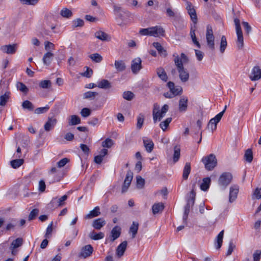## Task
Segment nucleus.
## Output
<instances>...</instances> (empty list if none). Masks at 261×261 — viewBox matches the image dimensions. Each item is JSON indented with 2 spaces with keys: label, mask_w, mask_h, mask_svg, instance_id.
Masks as SVG:
<instances>
[{
  "label": "nucleus",
  "mask_w": 261,
  "mask_h": 261,
  "mask_svg": "<svg viewBox=\"0 0 261 261\" xmlns=\"http://www.w3.org/2000/svg\"><path fill=\"white\" fill-rule=\"evenodd\" d=\"M49 109V107L48 105H46L44 107L38 108L35 109V113L37 114H40L46 113Z\"/></svg>",
  "instance_id": "6e6d98bb"
},
{
  "label": "nucleus",
  "mask_w": 261,
  "mask_h": 261,
  "mask_svg": "<svg viewBox=\"0 0 261 261\" xmlns=\"http://www.w3.org/2000/svg\"><path fill=\"white\" fill-rule=\"evenodd\" d=\"M133 177V173L130 171H127L122 188V193H124L127 190L132 182Z\"/></svg>",
  "instance_id": "f8f14e48"
},
{
  "label": "nucleus",
  "mask_w": 261,
  "mask_h": 261,
  "mask_svg": "<svg viewBox=\"0 0 261 261\" xmlns=\"http://www.w3.org/2000/svg\"><path fill=\"white\" fill-rule=\"evenodd\" d=\"M53 222H51L46 228V233L45 234V237L46 238H49L51 234L53 231Z\"/></svg>",
  "instance_id": "338daca9"
},
{
  "label": "nucleus",
  "mask_w": 261,
  "mask_h": 261,
  "mask_svg": "<svg viewBox=\"0 0 261 261\" xmlns=\"http://www.w3.org/2000/svg\"><path fill=\"white\" fill-rule=\"evenodd\" d=\"M67 197L66 195H64L60 198L54 197L48 204L49 206L51 208H57L62 206L65 204V201L67 200Z\"/></svg>",
  "instance_id": "0eeeda50"
},
{
  "label": "nucleus",
  "mask_w": 261,
  "mask_h": 261,
  "mask_svg": "<svg viewBox=\"0 0 261 261\" xmlns=\"http://www.w3.org/2000/svg\"><path fill=\"white\" fill-rule=\"evenodd\" d=\"M68 122L69 125H74L81 123V119L76 115H71L68 119Z\"/></svg>",
  "instance_id": "c756f323"
},
{
  "label": "nucleus",
  "mask_w": 261,
  "mask_h": 261,
  "mask_svg": "<svg viewBox=\"0 0 261 261\" xmlns=\"http://www.w3.org/2000/svg\"><path fill=\"white\" fill-rule=\"evenodd\" d=\"M145 184V180L140 176H137V186L139 189H142Z\"/></svg>",
  "instance_id": "680f3d73"
},
{
  "label": "nucleus",
  "mask_w": 261,
  "mask_h": 261,
  "mask_svg": "<svg viewBox=\"0 0 261 261\" xmlns=\"http://www.w3.org/2000/svg\"><path fill=\"white\" fill-rule=\"evenodd\" d=\"M144 145L146 148V151L148 152L152 151L153 148L154 144L151 139H149L147 138H144L143 139Z\"/></svg>",
  "instance_id": "b1692460"
},
{
  "label": "nucleus",
  "mask_w": 261,
  "mask_h": 261,
  "mask_svg": "<svg viewBox=\"0 0 261 261\" xmlns=\"http://www.w3.org/2000/svg\"><path fill=\"white\" fill-rule=\"evenodd\" d=\"M150 36L154 37H159L164 36L165 35V30L161 27L156 25L155 27H150Z\"/></svg>",
  "instance_id": "9b49d317"
},
{
  "label": "nucleus",
  "mask_w": 261,
  "mask_h": 261,
  "mask_svg": "<svg viewBox=\"0 0 261 261\" xmlns=\"http://www.w3.org/2000/svg\"><path fill=\"white\" fill-rule=\"evenodd\" d=\"M202 162L203 163L205 169L208 171L212 170L217 164V160L214 154H210L203 157Z\"/></svg>",
  "instance_id": "20e7f679"
},
{
  "label": "nucleus",
  "mask_w": 261,
  "mask_h": 261,
  "mask_svg": "<svg viewBox=\"0 0 261 261\" xmlns=\"http://www.w3.org/2000/svg\"><path fill=\"white\" fill-rule=\"evenodd\" d=\"M139 228V223L137 222H133L129 228V233L132 234V238H135Z\"/></svg>",
  "instance_id": "e433bc0d"
},
{
  "label": "nucleus",
  "mask_w": 261,
  "mask_h": 261,
  "mask_svg": "<svg viewBox=\"0 0 261 261\" xmlns=\"http://www.w3.org/2000/svg\"><path fill=\"white\" fill-rule=\"evenodd\" d=\"M227 43L226 38L225 36H222L221 38L220 45V51L221 53L223 54L225 51V50L227 47Z\"/></svg>",
  "instance_id": "a19ab883"
},
{
  "label": "nucleus",
  "mask_w": 261,
  "mask_h": 261,
  "mask_svg": "<svg viewBox=\"0 0 261 261\" xmlns=\"http://www.w3.org/2000/svg\"><path fill=\"white\" fill-rule=\"evenodd\" d=\"M17 88L21 92L24 93H27L28 89L27 86L22 83L19 82L17 84Z\"/></svg>",
  "instance_id": "774afa93"
},
{
  "label": "nucleus",
  "mask_w": 261,
  "mask_h": 261,
  "mask_svg": "<svg viewBox=\"0 0 261 261\" xmlns=\"http://www.w3.org/2000/svg\"><path fill=\"white\" fill-rule=\"evenodd\" d=\"M10 93L6 92L0 97V106H4L6 105L9 98Z\"/></svg>",
  "instance_id": "a18cd8bd"
},
{
  "label": "nucleus",
  "mask_w": 261,
  "mask_h": 261,
  "mask_svg": "<svg viewBox=\"0 0 261 261\" xmlns=\"http://www.w3.org/2000/svg\"><path fill=\"white\" fill-rule=\"evenodd\" d=\"M22 107L24 109H27L30 111H33L34 108L32 103L27 100L22 102Z\"/></svg>",
  "instance_id": "de8ad7c7"
},
{
  "label": "nucleus",
  "mask_w": 261,
  "mask_h": 261,
  "mask_svg": "<svg viewBox=\"0 0 261 261\" xmlns=\"http://www.w3.org/2000/svg\"><path fill=\"white\" fill-rule=\"evenodd\" d=\"M239 190V187L237 185H233L230 187L229 195V201L230 202H233L237 198Z\"/></svg>",
  "instance_id": "dca6fc26"
},
{
  "label": "nucleus",
  "mask_w": 261,
  "mask_h": 261,
  "mask_svg": "<svg viewBox=\"0 0 261 261\" xmlns=\"http://www.w3.org/2000/svg\"><path fill=\"white\" fill-rule=\"evenodd\" d=\"M39 213V210L37 208L33 209L31 213H30L29 217H28V220L29 221H32L35 219L36 216L38 215Z\"/></svg>",
  "instance_id": "13d9d810"
},
{
  "label": "nucleus",
  "mask_w": 261,
  "mask_h": 261,
  "mask_svg": "<svg viewBox=\"0 0 261 261\" xmlns=\"http://www.w3.org/2000/svg\"><path fill=\"white\" fill-rule=\"evenodd\" d=\"M24 163L23 159L18 158L13 160L10 162V164L12 167L14 169H17L20 167Z\"/></svg>",
  "instance_id": "72a5a7b5"
},
{
  "label": "nucleus",
  "mask_w": 261,
  "mask_h": 261,
  "mask_svg": "<svg viewBox=\"0 0 261 261\" xmlns=\"http://www.w3.org/2000/svg\"><path fill=\"white\" fill-rule=\"evenodd\" d=\"M152 45L153 47H154L156 49V50L159 52V54H160L161 56H163L164 57L167 56V53L166 50L164 48V47L161 45V44L160 43L153 42Z\"/></svg>",
  "instance_id": "c85d7f7f"
},
{
  "label": "nucleus",
  "mask_w": 261,
  "mask_h": 261,
  "mask_svg": "<svg viewBox=\"0 0 261 261\" xmlns=\"http://www.w3.org/2000/svg\"><path fill=\"white\" fill-rule=\"evenodd\" d=\"M188 13L190 16L191 20L194 23L196 24L197 22V17L196 13V11L194 8L188 11Z\"/></svg>",
  "instance_id": "37998d69"
},
{
  "label": "nucleus",
  "mask_w": 261,
  "mask_h": 261,
  "mask_svg": "<svg viewBox=\"0 0 261 261\" xmlns=\"http://www.w3.org/2000/svg\"><path fill=\"white\" fill-rule=\"evenodd\" d=\"M106 223V221L103 218H98L93 221L92 226L95 229L99 230L105 225Z\"/></svg>",
  "instance_id": "4be33fe9"
},
{
  "label": "nucleus",
  "mask_w": 261,
  "mask_h": 261,
  "mask_svg": "<svg viewBox=\"0 0 261 261\" xmlns=\"http://www.w3.org/2000/svg\"><path fill=\"white\" fill-rule=\"evenodd\" d=\"M141 63L142 61L140 58H135L132 61L131 64V69L134 73H137L141 69Z\"/></svg>",
  "instance_id": "ddd939ff"
},
{
  "label": "nucleus",
  "mask_w": 261,
  "mask_h": 261,
  "mask_svg": "<svg viewBox=\"0 0 261 261\" xmlns=\"http://www.w3.org/2000/svg\"><path fill=\"white\" fill-rule=\"evenodd\" d=\"M191 172V165L189 163H186L183 169L182 178L187 180Z\"/></svg>",
  "instance_id": "c9c22d12"
},
{
  "label": "nucleus",
  "mask_w": 261,
  "mask_h": 261,
  "mask_svg": "<svg viewBox=\"0 0 261 261\" xmlns=\"http://www.w3.org/2000/svg\"><path fill=\"white\" fill-rule=\"evenodd\" d=\"M100 212L99 207L96 206L93 210L90 211L89 214L85 216V219H89L98 216L99 215H100Z\"/></svg>",
  "instance_id": "a878e982"
},
{
  "label": "nucleus",
  "mask_w": 261,
  "mask_h": 261,
  "mask_svg": "<svg viewBox=\"0 0 261 261\" xmlns=\"http://www.w3.org/2000/svg\"><path fill=\"white\" fill-rule=\"evenodd\" d=\"M167 86L169 88L170 91L173 93L174 96L180 95L182 92V89L180 86H175L174 83L172 82H169L167 83Z\"/></svg>",
  "instance_id": "a211bd4d"
},
{
  "label": "nucleus",
  "mask_w": 261,
  "mask_h": 261,
  "mask_svg": "<svg viewBox=\"0 0 261 261\" xmlns=\"http://www.w3.org/2000/svg\"><path fill=\"white\" fill-rule=\"evenodd\" d=\"M121 229L119 226H115L111 230L110 240L114 242L118 239L121 234Z\"/></svg>",
  "instance_id": "aec40b11"
},
{
  "label": "nucleus",
  "mask_w": 261,
  "mask_h": 261,
  "mask_svg": "<svg viewBox=\"0 0 261 261\" xmlns=\"http://www.w3.org/2000/svg\"><path fill=\"white\" fill-rule=\"evenodd\" d=\"M173 57L174 58L173 61L176 67L179 77L182 82L186 83L189 80L190 74L188 71L184 67V63L188 62V58L184 53H181L180 56L177 54H174Z\"/></svg>",
  "instance_id": "f257e3e1"
},
{
  "label": "nucleus",
  "mask_w": 261,
  "mask_h": 261,
  "mask_svg": "<svg viewBox=\"0 0 261 261\" xmlns=\"http://www.w3.org/2000/svg\"><path fill=\"white\" fill-rule=\"evenodd\" d=\"M206 40L207 45L209 49L214 51L215 49V37L213 34L212 28L210 25H208L206 27Z\"/></svg>",
  "instance_id": "39448f33"
},
{
  "label": "nucleus",
  "mask_w": 261,
  "mask_h": 261,
  "mask_svg": "<svg viewBox=\"0 0 261 261\" xmlns=\"http://www.w3.org/2000/svg\"><path fill=\"white\" fill-rule=\"evenodd\" d=\"M143 123H144V116H143V115L140 114H139V115L138 116V118H137V127L138 129L141 128Z\"/></svg>",
  "instance_id": "052dcab7"
},
{
  "label": "nucleus",
  "mask_w": 261,
  "mask_h": 261,
  "mask_svg": "<svg viewBox=\"0 0 261 261\" xmlns=\"http://www.w3.org/2000/svg\"><path fill=\"white\" fill-rule=\"evenodd\" d=\"M54 55L50 51L45 53L43 57L42 61L44 65H49L51 63Z\"/></svg>",
  "instance_id": "393cba45"
},
{
  "label": "nucleus",
  "mask_w": 261,
  "mask_h": 261,
  "mask_svg": "<svg viewBox=\"0 0 261 261\" xmlns=\"http://www.w3.org/2000/svg\"><path fill=\"white\" fill-rule=\"evenodd\" d=\"M97 87L101 89H109L111 87L110 82L107 80H102L97 83Z\"/></svg>",
  "instance_id": "f704fd0d"
},
{
  "label": "nucleus",
  "mask_w": 261,
  "mask_h": 261,
  "mask_svg": "<svg viewBox=\"0 0 261 261\" xmlns=\"http://www.w3.org/2000/svg\"><path fill=\"white\" fill-rule=\"evenodd\" d=\"M236 248V245L233 243V241H230L229 243L228 248L226 253V255H230L233 252L234 249Z\"/></svg>",
  "instance_id": "0e129e2a"
},
{
  "label": "nucleus",
  "mask_w": 261,
  "mask_h": 261,
  "mask_svg": "<svg viewBox=\"0 0 261 261\" xmlns=\"http://www.w3.org/2000/svg\"><path fill=\"white\" fill-rule=\"evenodd\" d=\"M113 144V141L111 139L107 138L102 142V146L103 147L110 148L112 147Z\"/></svg>",
  "instance_id": "4d7b16f0"
},
{
  "label": "nucleus",
  "mask_w": 261,
  "mask_h": 261,
  "mask_svg": "<svg viewBox=\"0 0 261 261\" xmlns=\"http://www.w3.org/2000/svg\"><path fill=\"white\" fill-rule=\"evenodd\" d=\"M61 15L64 17L69 18L72 16V13L68 9L65 8L61 11Z\"/></svg>",
  "instance_id": "603ef678"
},
{
  "label": "nucleus",
  "mask_w": 261,
  "mask_h": 261,
  "mask_svg": "<svg viewBox=\"0 0 261 261\" xmlns=\"http://www.w3.org/2000/svg\"><path fill=\"white\" fill-rule=\"evenodd\" d=\"M171 121H172V118L170 117V118H167L165 120H164V121L160 123V127L162 128V129L163 131H165L167 129V128L169 126V124L171 122Z\"/></svg>",
  "instance_id": "8fccbe9b"
},
{
  "label": "nucleus",
  "mask_w": 261,
  "mask_h": 261,
  "mask_svg": "<svg viewBox=\"0 0 261 261\" xmlns=\"http://www.w3.org/2000/svg\"><path fill=\"white\" fill-rule=\"evenodd\" d=\"M127 245V241H124L118 246L116 249V255L118 257H121L123 255L126 249Z\"/></svg>",
  "instance_id": "412c9836"
},
{
  "label": "nucleus",
  "mask_w": 261,
  "mask_h": 261,
  "mask_svg": "<svg viewBox=\"0 0 261 261\" xmlns=\"http://www.w3.org/2000/svg\"><path fill=\"white\" fill-rule=\"evenodd\" d=\"M17 47L16 44L5 45L2 46L1 49L7 54H14L16 51Z\"/></svg>",
  "instance_id": "f3484780"
},
{
  "label": "nucleus",
  "mask_w": 261,
  "mask_h": 261,
  "mask_svg": "<svg viewBox=\"0 0 261 261\" xmlns=\"http://www.w3.org/2000/svg\"><path fill=\"white\" fill-rule=\"evenodd\" d=\"M166 113H163L159 110V107L157 104L154 105V108L152 111L153 120L154 123L156 121H161L165 116Z\"/></svg>",
  "instance_id": "1a4fd4ad"
},
{
  "label": "nucleus",
  "mask_w": 261,
  "mask_h": 261,
  "mask_svg": "<svg viewBox=\"0 0 261 261\" xmlns=\"http://www.w3.org/2000/svg\"><path fill=\"white\" fill-rule=\"evenodd\" d=\"M190 35L192 40L193 42L198 47L200 48V44L199 43V42L197 41L195 33V30H193L191 29L190 31Z\"/></svg>",
  "instance_id": "3c124183"
},
{
  "label": "nucleus",
  "mask_w": 261,
  "mask_h": 261,
  "mask_svg": "<svg viewBox=\"0 0 261 261\" xmlns=\"http://www.w3.org/2000/svg\"><path fill=\"white\" fill-rule=\"evenodd\" d=\"M114 13L116 16V19L118 24L121 25L125 17L129 16V12L124 10L122 8L118 5H114L113 6Z\"/></svg>",
  "instance_id": "f03ea898"
},
{
  "label": "nucleus",
  "mask_w": 261,
  "mask_h": 261,
  "mask_svg": "<svg viewBox=\"0 0 261 261\" xmlns=\"http://www.w3.org/2000/svg\"><path fill=\"white\" fill-rule=\"evenodd\" d=\"M226 108L227 106L226 105L224 107V110L222 112L218 114L215 117L211 119L210 120V121H211V123L216 124V125L217 126V124L221 120L225 111H226Z\"/></svg>",
  "instance_id": "7c9ffc66"
},
{
  "label": "nucleus",
  "mask_w": 261,
  "mask_h": 261,
  "mask_svg": "<svg viewBox=\"0 0 261 261\" xmlns=\"http://www.w3.org/2000/svg\"><path fill=\"white\" fill-rule=\"evenodd\" d=\"M250 79L252 81H255L261 79V69L258 66H254L250 75Z\"/></svg>",
  "instance_id": "4468645a"
},
{
  "label": "nucleus",
  "mask_w": 261,
  "mask_h": 261,
  "mask_svg": "<svg viewBox=\"0 0 261 261\" xmlns=\"http://www.w3.org/2000/svg\"><path fill=\"white\" fill-rule=\"evenodd\" d=\"M23 240L22 238H18L14 240L11 243L10 249H14L17 247L21 246L22 245Z\"/></svg>",
  "instance_id": "ea45409f"
},
{
  "label": "nucleus",
  "mask_w": 261,
  "mask_h": 261,
  "mask_svg": "<svg viewBox=\"0 0 261 261\" xmlns=\"http://www.w3.org/2000/svg\"><path fill=\"white\" fill-rule=\"evenodd\" d=\"M211 179L210 177L204 178L202 180V182L200 185V189L203 191H207L210 186Z\"/></svg>",
  "instance_id": "473e14b6"
},
{
  "label": "nucleus",
  "mask_w": 261,
  "mask_h": 261,
  "mask_svg": "<svg viewBox=\"0 0 261 261\" xmlns=\"http://www.w3.org/2000/svg\"><path fill=\"white\" fill-rule=\"evenodd\" d=\"M84 24V20L80 18H77L73 21V25L72 27L73 28L76 27H83Z\"/></svg>",
  "instance_id": "bf43d9fd"
},
{
  "label": "nucleus",
  "mask_w": 261,
  "mask_h": 261,
  "mask_svg": "<svg viewBox=\"0 0 261 261\" xmlns=\"http://www.w3.org/2000/svg\"><path fill=\"white\" fill-rule=\"evenodd\" d=\"M180 149L179 146L176 145L174 147V151L173 154V161L174 163L177 162L180 158Z\"/></svg>",
  "instance_id": "c03bdc74"
},
{
  "label": "nucleus",
  "mask_w": 261,
  "mask_h": 261,
  "mask_svg": "<svg viewBox=\"0 0 261 261\" xmlns=\"http://www.w3.org/2000/svg\"><path fill=\"white\" fill-rule=\"evenodd\" d=\"M224 233V230H222L219 232L216 238L215 242V247L217 249H219L222 246Z\"/></svg>",
  "instance_id": "cd10ccee"
},
{
  "label": "nucleus",
  "mask_w": 261,
  "mask_h": 261,
  "mask_svg": "<svg viewBox=\"0 0 261 261\" xmlns=\"http://www.w3.org/2000/svg\"><path fill=\"white\" fill-rule=\"evenodd\" d=\"M164 208V205L162 202L154 203L152 206V213L156 215L162 212Z\"/></svg>",
  "instance_id": "bb28decb"
},
{
  "label": "nucleus",
  "mask_w": 261,
  "mask_h": 261,
  "mask_svg": "<svg viewBox=\"0 0 261 261\" xmlns=\"http://www.w3.org/2000/svg\"><path fill=\"white\" fill-rule=\"evenodd\" d=\"M98 95L96 92L88 91L84 93V98L86 99H93Z\"/></svg>",
  "instance_id": "864d4df0"
},
{
  "label": "nucleus",
  "mask_w": 261,
  "mask_h": 261,
  "mask_svg": "<svg viewBox=\"0 0 261 261\" xmlns=\"http://www.w3.org/2000/svg\"><path fill=\"white\" fill-rule=\"evenodd\" d=\"M234 22L236 25V33L237 35V47L239 49H241L244 46V38L240 25V20L238 18H236L234 19Z\"/></svg>",
  "instance_id": "7ed1b4c3"
},
{
  "label": "nucleus",
  "mask_w": 261,
  "mask_h": 261,
  "mask_svg": "<svg viewBox=\"0 0 261 261\" xmlns=\"http://www.w3.org/2000/svg\"><path fill=\"white\" fill-rule=\"evenodd\" d=\"M94 36L100 40L105 41H109L110 38L109 36L106 33L101 31H98L95 33Z\"/></svg>",
  "instance_id": "5701e85b"
},
{
  "label": "nucleus",
  "mask_w": 261,
  "mask_h": 261,
  "mask_svg": "<svg viewBox=\"0 0 261 261\" xmlns=\"http://www.w3.org/2000/svg\"><path fill=\"white\" fill-rule=\"evenodd\" d=\"M134 97V94L133 92L129 91H125L123 93V97L127 100H131Z\"/></svg>",
  "instance_id": "5fc2aeb1"
},
{
  "label": "nucleus",
  "mask_w": 261,
  "mask_h": 261,
  "mask_svg": "<svg viewBox=\"0 0 261 261\" xmlns=\"http://www.w3.org/2000/svg\"><path fill=\"white\" fill-rule=\"evenodd\" d=\"M244 159L248 163H251L253 160V153L251 149H247L244 154Z\"/></svg>",
  "instance_id": "4c0bfd02"
},
{
  "label": "nucleus",
  "mask_w": 261,
  "mask_h": 261,
  "mask_svg": "<svg viewBox=\"0 0 261 261\" xmlns=\"http://www.w3.org/2000/svg\"><path fill=\"white\" fill-rule=\"evenodd\" d=\"M188 97L182 96L180 97L178 103V111L179 112H185L188 109Z\"/></svg>",
  "instance_id": "2eb2a0df"
},
{
  "label": "nucleus",
  "mask_w": 261,
  "mask_h": 261,
  "mask_svg": "<svg viewBox=\"0 0 261 261\" xmlns=\"http://www.w3.org/2000/svg\"><path fill=\"white\" fill-rule=\"evenodd\" d=\"M93 252V248L91 245H87L83 247L79 254V257L86 258L90 256Z\"/></svg>",
  "instance_id": "9d476101"
},
{
  "label": "nucleus",
  "mask_w": 261,
  "mask_h": 261,
  "mask_svg": "<svg viewBox=\"0 0 261 261\" xmlns=\"http://www.w3.org/2000/svg\"><path fill=\"white\" fill-rule=\"evenodd\" d=\"M232 179V175L229 173L225 172L222 174L219 179V185L221 186L226 187L227 186Z\"/></svg>",
  "instance_id": "6e6552de"
},
{
  "label": "nucleus",
  "mask_w": 261,
  "mask_h": 261,
  "mask_svg": "<svg viewBox=\"0 0 261 261\" xmlns=\"http://www.w3.org/2000/svg\"><path fill=\"white\" fill-rule=\"evenodd\" d=\"M90 58L96 63H99L102 60V57L99 54L95 53L91 54L89 56Z\"/></svg>",
  "instance_id": "09e8293b"
},
{
  "label": "nucleus",
  "mask_w": 261,
  "mask_h": 261,
  "mask_svg": "<svg viewBox=\"0 0 261 261\" xmlns=\"http://www.w3.org/2000/svg\"><path fill=\"white\" fill-rule=\"evenodd\" d=\"M57 123V119L54 117H49L44 125L45 130L47 132L50 131L54 128Z\"/></svg>",
  "instance_id": "6ab92c4d"
},
{
  "label": "nucleus",
  "mask_w": 261,
  "mask_h": 261,
  "mask_svg": "<svg viewBox=\"0 0 261 261\" xmlns=\"http://www.w3.org/2000/svg\"><path fill=\"white\" fill-rule=\"evenodd\" d=\"M39 86L42 89H48L51 87V83L49 80H43L40 82Z\"/></svg>",
  "instance_id": "49530a36"
},
{
  "label": "nucleus",
  "mask_w": 261,
  "mask_h": 261,
  "mask_svg": "<svg viewBox=\"0 0 261 261\" xmlns=\"http://www.w3.org/2000/svg\"><path fill=\"white\" fill-rule=\"evenodd\" d=\"M20 3L23 5H35L39 0H19Z\"/></svg>",
  "instance_id": "69168bd1"
},
{
  "label": "nucleus",
  "mask_w": 261,
  "mask_h": 261,
  "mask_svg": "<svg viewBox=\"0 0 261 261\" xmlns=\"http://www.w3.org/2000/svg\"><path fill=\"white\" fill-rule=\"evenodd\" d=\"M17 221L15 219H12L11 222L7 224L6 230L9 231L12 229H14L15 226L17 225Z\"/></svg>",
  "instance_id": "e2e57ef3"
},
{
  "label": "nucleus",
  "mask_w": 261,
  "mask_h": 261,
  "mask_svg": "<svg viewBox=\"0 0 261 261\" xmlns=\"http://www.w3.org/2000/svg\"><path fill=\"white\" fill-rule=\"evenodd\" d=\"M195 194L193 191L191 192L190 198L187 200V204L185 206V211L183 215L184 222L186 223L190 208L194 205L195 202Z\"/></svg>",
  "instance_id": "423d86ee"
},
{
  "label": "nucleus",
  "mask_w": 261,
  "mask_h": 261,
  "mask_svg": "<svg viewBox=\"0 0 261 261\" xmlns=\"http://www.w3.org/2000/svg\"><path fill=\"white\" fill-rule=\"evenodd\" d=\"M105 237V234L103 232H100L99 233H96L92 232L90 233L89 237L94 240H98L103 239Z\"/></svg>",
  "instance_id": "79ce46f5"
},
{
  "label": "nucleus",
  "mask_w": 261,
  "mask_h": 261,
  "mask_svg": "<svg viewBox=\"0 0 261 261\" xmlns=\"http://www.w3.org/2000/svg\"><path fill=\"white\" fill-rule=\"evenodd\" d=\"M115 67L118 71H122L125 69V65L122 60L115 61Z\"/></svg>",
  "instance_id": "58836bf2"
},
{
  "label": "nucleus",
  "mask_w": 261,
  "mask_h": 261,
  "mask_svg": "<svg viewBox=\"0 0 261 261\" xmlns=\"http://www.w3.org/2000/svg\"><path fill=\"white\" fill-rule=\"evenodd\" d=\"M156 74L162 81L165 82H166L167 81L168 76L163 68L160 67L157 68Z\"/></svg>",
  "instance_id": "2f4dec72"
}]
</instances>
